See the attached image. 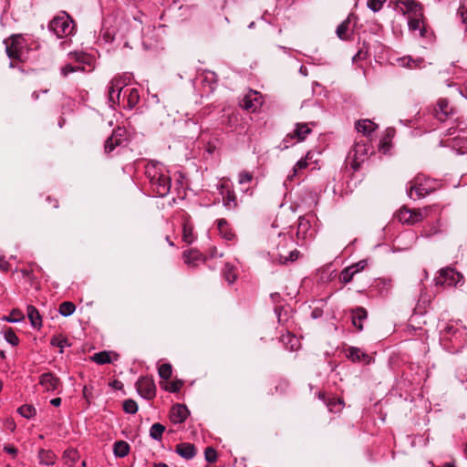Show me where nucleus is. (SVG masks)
<instances>
[{
  "instance_id": "47",
  "label": "nucleus",
  "mask_w": 467,
  "mask_h": 467,
  "mask_svg": "<svg viewBox=\"0 0 467 467\" xmlns=\"http://www.w3.org/2000/svg\"><path fill=\"white\" fill-rule=\"evenodd\" d=\"M123 410L129 414H135L138 411V404L131 399L125 400L123 402Z\"/></svg>"
},
{
  "instance_id": "32",
  "label": "nucleus",
  "mask_w": 467,
  "mask_h": 467,
  "mask_svg": "<svg viewBox=\"0 0 467 467\" xmlns=\"http://www.w3.org/2000/svg\"><path fill=\"white\" fill-rule=\"evenodd\" d=\"M408 196L410 199L421 198L428 194V190L421 184H411L407 190Z\"/></svg>"
},
{
  "instance_id": "37",
  "label": "nucleus",
  "mask_w": 467,
  "mask_h": 467,
  "mask_svg": "<svg viewBox=\"0 0 467 467\" xmlns=\"http://www.w3.org/2000/svg\"><path fill=\"white\" fill-rule=\"evenodd\" d=\"M17 412L26 419H32L36 415V410L33 405L25 404L17 409Z\"/></svg>"
},
{
  "instance_id": "51",
  "label": "nucleus",
  "mask_w": 467,
  "mask_h": 467,
  "mask_svg": "<svg viewBox=\"0 0 467 467\" xmlns=\"http://www.w3.org/2000/svg\"><path fill=\"white\" fill-rule=\"evenodd\" d=\"M400 61L402 63V66L410 68L417 67L423 62L422 59L414 60L410 57H402Z\"/></svg>"
},
{
  "instance_id": "36",
  "label": "nucleus",
  "mask_w": 467,
  "mask_h": 467,
  "mask_svg": "<svg viewBox=\"0 0 467 467\" xmlns=\"http://www.w3.org/2000/svg\"><path fill=\"white\" fill-rule=\"evenodd\" d=\"M91 359L99 365L109 364L112 362L111 358H110V353L108 351H100V352L95 353L91 357Z\"/></svg>"
},
{
  "instance_id": "22",
  "label": "nucleus",
  "mask_w": 467,
  "mask_h": 467,
  "mask_svg": "<svg viewBox=\"0 0 467 467\" xmlns=\"http://www.w3.org/2000/svg\"><path fill=\"white\" fill-rule=\"evenodd\" d=\"M176 452L185 460L192 459L196 454V448L192 443L182 442L176 446Z\"/></svg>"
},
{
  "instance_id": "6",
  "label": "nucleus",
  "mask_w": 467,
  "mask_h": 467,
  "mask_svg": "<svg viewBox=\"0 0 467 467\" xmlns=\"http://www.w3.org/2000/svg\"><path fill=\"white\" fill-rule=\"evenodd\" d=\"M435 285L452 287L461 285L463 282L462 275L452 267H445L440 270L439 275L434 278Z\"/></svg>"
},
{
  "instance_id": "24",
  "label": "nucleus",
  "mask_w": 467,
  "mask_h": 467,
  "mask_svg": "<svg viewBox=\"0 0 467 467\" xmlns=\"http://www.w3.org/2000/svg\"><path fill=\"white\" fill-rule=\"evenodd\" d=\"M26 314L31 326L34 328H40L42 327V317L38 310L32 305L27 306Z\"/></svg>"
},
{
  "instance_id": "42",
  "label": "nucleus",
  "mask_w": 467,
  "mask_h": 467,
  "mask_svg": "<svg viewBox=\"0 0 467 467\" xmlns=\"http://www.w3.org/2000/svg\"><path fill=\"white\" fill-rule=\"evenodd\" d=\"M394 135H395V129L388 128L386 130L383 139L379 142V147L384 150H387L389 147L390 140L394 137Z\"/></svg>"
},
{
  "instance_id": "10",
  "label": "nucleus",
  "mask_w": 467,
  "mask_h": 467,
  "mask_svg": "<svg viewBox=\"0 0 467 467\" xmlns=\"http://www.w3.org/2000/svg\"><path fill=\"white\" fill-rule=\"evenodd\" d=\"M223 198V206L229 211H234L238 207V201L235 192L227 183H221L218 187Z\"/></svg>"
},
{
  "instance_id": "17",
  "label": "nucleus",
  "mask_w": 467,
  "mask_h": 467,
  "mask_svg": "<svg viewBox=\"0 0 467 467\" xmlns=\"http://www.w3.org/2000/svg\"><path fill=\"white\" fill-rule=\"evenodd\" d=\"M189 414L190 411L185 405L175 404L171 409L170 420L173 424H181L185 421Z\"/></svg>"
},
{
  "instance_id": "55",
  "label": "nucleus",
  "mask_w": 467,
  "mask_h": 467,
  "mask_svg": "<svg viewBox=\"0 0 467 467\" xmlns=\"http://www.w3.org/2000/svg\"><path fill=\"white\" fill-rule=\"evenodd\" d=\"M368 266L367 260H360L358 263L352 264L349 265L351 271H353L356 275L364 270Z\"/></svg>"
},
{
  "instance_id": "21",
  "label": "nucleus",
  "mask_w": 467,
  "mask_h": 467,
  "mask_svg": "<svg viewBox=\"0 0 467 467\" xmlns=\"http://www.w3.org/2000/svg\"><path fill=\"white\" fill-rule=\"evenodd\" d=\"M368 312L364 307L358 306L351 311L352 324L358 331L363 329L362 322L367 319Z\"/></svg>"
},
{
  "instance_id": "40",
  "label": "nucleus",
  "mask_w": 467,
  "mask_h": 467,
  "mask_svg": "<svg viewBox=\"0 0 467 467\" xmlns=\"http://www.w3.org/2000/svg\"><path fill=\"white\" fill-rule=\"evenodd\" d=\"M129 92L128 94V108L133 109L140 100V95L137 88H129L125 90V94Z\"/></svg>"
},
{
  "instance_id": "27",
  "label": "nucleus",
  "mask_w": 467,
  "mask_h": 467,
  "mask_svg": "<svg viewBox=\"0 0 467 467\" xmlns=\"http://www.w3.org/2000/svg\"><path fill=\"white\" fill-rule=\"evenodd\" d=\"M56 460L57 456L51 450L40 449L38 451V461L40 464L47 466L54 465Z\"/></svg>"
},
{
  "instance_id": "60",
  "label": "nucleus",
  "mask_w": 467,
  "mask_h": 467,
  "mask_svg": "<svg viewBox=\"0 0 467 467\" xmlns=\"http://www.w3.org/2000/svg\"><path fill=\"white\" fill-rule=\"evenodd\" d=\"M15 315H16V310H14L11 313L10 317H5L4 319L8 321V322H11V323L19 322L22 319V315L20 313H18V312H17V316H15Z\"/></svg>"
},
{
  "instance_id": "30",
  "label": "nucleus",
  "mask_w": 467,
  "mask_h": 467,
  "mask_svg": "<svg viewBox=\"0 0 467 467\" xmlns=\"http://www.w3.org/2000/svg\"><path fill=\"white\" fill-rule=\"evenodd\" d=\"M310 230V222L306 220L305 217H299L296 231L297 238L306 239L308 236V233Z\"/></svg>"
},
{
  "instance_id": "43",
  "label": "nucleus",
  "mask_w": 467,
  "mask_h": 467,
  "mask_svg": "<svg viewBox=\"0 0 467 467\" xmlns=\"http://www.w3.org/2000/svg\"><path fill=\"white\" fill-rule=\"evenodd\" d=\"M158 372L160 378L169 379L172 374V367L170 363H163L159 367Z\"/></svg>"
},
{
  "instance_id": "3",
  "label": "nucleus",
  "mask_w": 467,
  "mask_h": 467,
  "mask_svg": "<svg viewBox=\"0 0 467 467\" xmlns=\"http://www.w3.org/2000/svg\"><path fill=\"white\" fill-rule=\"evenodd\" d=\"M5 52L11 59L9 66L15 67V61L23 62L29 57L30 48L27 40L21 34H15L4 40Z\"/></svg>"
},
{
  "instance_id": "1",
  "label": "nucleus",
  "mask_w": 467,
  "mask_h": 467,
  "mask_svg": "<svg viewBox=\"0 0 467 467\" xmlns=\"http://www.w3.org/2000/svg\"><path fill=\"white\" fill-rule=\"evenodd\" d=\"M145 176L149 181L151 192L158 197H165L169 194L171 180L168 171L159 161H150L145 165Z\"/></svg>"
},
{
  "instance_id": "52",
  "label": "nucleus",
  "mask_w": 467,
  "mask_h": 467,
  "mask_svg": "<svg viewBox=\"0 0 467 467\" xmlns=\"http://www.w3.org/2000/svg\"><path fill=\"white\" fill-rule=\"evenodd\" d=\"M204 457L208 462L213 463L217 461V451L213 447H207L204 451Z\"/></svg>"
},
{
  "instance_id": "26",
  "label": "nucleus",
  "mask_w": 467,
  "mask_h": 467,
  "mask_svg": "<svg viewBox=\"0 0 467 467\" xmlns=\"http://www.w3.org/2000/svg\"><path fill=\"white\" fill-rule=\"evenodd\" d=\"M194 240L195 234L193 233V225L189 219H185L182 223V241L191 244Z\"/></svg>"
},
{
  "instance_id": "29",
  "label": "nucleus",
  "mask_w": 467,
  "mask_h": 467,
  "mask_svg": "<svg viewBox=\"0 0 467 467\" xmlns=\"http://www.w3.org/2000/svg\"><path fill=\"white\" fill-rule=\"evenodd\" d=\"M349 24L350 18L348 16L337 26L336 34L339 39L344 41L350 39L351 34H349Z\"/></svg>"
},
{
  "instance_id": "2",
  "label": "nucleus",
  "mask_w": 467,
  "mask_h": 467,
  "mask_svg": "<svg viewBox=\"0 0 467 467\" xmlns=\"http://www.w3.org/2000/svg\"><path fill=\"white\" fill-rule=\"evenodd\" d=\"M467 341L466 328L458 323H446L440 332V342L450 353H457L463 348Z\"/></svg>"
},
{
  "instance_id": "14",
  "label": "nucleus",
  "mask_w": 467,
  "mask_h": 467,
  "mask_svg": "<svg viewBox=\"0 0 467 467\" xmlns=\"http://www.w3.org/2000/svg\"><path fill=\"white\" fill-rule=\"evenodd\" d=\"M371 150V146L367 139H361L358 140L352 150L353 160L358 164L363 162L368 155V151Z\"/></svg>"
},
{
  "instance_id": "57",
  "label": "nucleus",
  "mask_w": 467,
  "mask_h": 467,
  "mask_svg": "<svg viewBox=\"0 0 467 467\" xmlns=\"http://www.w3.org/2000/svg\"><path fill=\"white\" fill-rule=\"evenodd\" d=\"M182 385L183 382L182 380H175L172 381L169 386H166L165 389L170 392L175 393L182 389Z\"/></svg>"
},
{
  "instance_id": "56",
  "label": "nucleus",
  "mask_w": 467,
  "mask_h": 467,
  "mask_svg": "<svg viewBox=\"0 0 467 467\" xmlns=\"http://www.w3.org/2000/svg\"><path fill=\"white\" fill-rule=\"evenodd\" d=\"M295 140H296V138H295V136L293 135V133H292V132H291V133H288V134L285 137V139L283 140V141H282V143H281V145H280L281 149H287V148H289V147H290V145H293V144H295V143H296Z\"/></svg>"
},
{
  "instance_id": "45",
  "label": "nucleus",
  "mask_w": 467,
  "mask_h": 467,
  "mask_svg": "<svg viewBox=\"0 0 467 467\" xmlns=\"http://www.w3.org/2000/svg\"><path fill=\"white\" fill-rule=\"evenodd\" d=\"M355 275L356 274L353 271H351L349 266H348L341 271L339 275V281L344 285L348 284L349 282L352 281Z\"/></svg>"
},
{
  "instance_id": "41",
  "label": "nucleus",
  "mask_w": 467,
  "mask_h": 467,
  "mask_svg": "<svg viewBox=\"0 0 467 467\" xmlns=\"http://www.w3.org/2000/svg\"><path fill=\"white\" fill-rule=\"evenodd\" d=\"M50 344L54 347L59 348L60 353L63 352L65 347H69L71 344L69 341L61 336H55L51 338Z\"/></svg>"
},
{
  "instance_id": "16",
  "label": "nucleus",
  "mask_w": 467,
  "mask_h": 467,
  "mask_svg": "<svg viewBox=\"0 0 467 467\" xmlns=\"http://www.w3.org/2000/svg\"><path fill=\"white\" fill-rule=\"evenodd\" d=\"M346 357L355 363L363 362L364 364H370L372 362V358L358 347H348L346 349Z\"/></svg>"
},
{
  "instance_id": "64",
  "label": "nucleus",
  "mask_w": 467,
  "mask_h": 467,
  "mask_svg": "<svg viewBox=\"0 0 467 467\" xmlns=\"http://www.w3.org/2000/svg\"><path fill=\"white\" fill-rule=\"evenodd\" d=\"M61 399L60 398H54L50 400V404L55 406V407H58L61 405Z\"/></svg>"
},
{
  "instance_id": "38",
  "label": "nucleus",
  "mask_w": 467,
  "mask_h": 467,
  "mask_svg": "<svg viewBox=\"0 0 467 467\" xmlns=\"http://www.w3.org/2000/svg\"><path fill=\"white\" fill-rule=\"evenodd\" d=\"M309 153L306 154V158L300 159L293 167L292 173L287 176V180L292 181L294 177L297 175L298 171L306 169L308 166L307 159Z\"/></svg>"
},
{
  "instance_id": "63",
  "label": "nucleus",
  "mask_w": 467,
  "mask_h": 467,
  "mask_svg": "<svg viewBox=\"0 0 467 467\" xmlns=\"http://www.w3.org/2000/svg\"><path fill=\"white\" fill-rule=\"evenodd\" d=\"M458 378L461 380V382H464L467 380V369L466 368H460L458 369Z\"/></svg>"
},
{
  "instance_id": "28",
  "label": "nucleus",
  "mask_w": 467,
  "mask_h": 467,
  "mask_svg": "<svg viewBox=\"0 0 467 467\" xmlns=\"http://www.w3.org/2000/svg\"><path fill=\"white\" fill-rule=\"evenodd\" d=\"M311 131L312 130L308 127L307 123H296L292 133L295 136L296 141H302L308 134L311 133Z\"/></svg>"
},
{
  "instance_id": "33",
  "label": "nucleus",
  "mask_w": 467,
  "mask_h": 467,
  "mask_svg": "<svg viewBox=\"0 0 467 467\" xmlns=\"http://www.w3.org/2000/svg\"><path fill=\"white\" fill-rule=\"evenodd\" d=\"M130 447L125 441H118L113 444V453L118 458H123L130 452Z\"/></svg>"
},
{
  "instance_id": "54",
  "label": "nucleus",
  "mask_w": 467,
  "mask_h": 467,
  "mask_svg": "<svg viewBox=\"0 0 467 467\" xmlns=\"http://www.w3.org/2000/svg\"><path fill=\"white\" fill-rule=\"evenodd\" d=\"M84 67H80V66H72L70 64H67L66 66H64L62 68H61V74L64 76V77H67L68 74L70 73H73V72H77V71H79V70H83Z\"/></svg>"
},
{
  "instance_id": "25",
  "label": "nucleus",
  "mask_w": 467,
  "mask_h": 467,
  "mask_svg": "<svg viewBox=\"0 0 467 467\" xmlns=\"http://www.w3.org/2000/svg\"><path fill=\"white\" fill-rule=\"evenodd\" d=\"M280 340L283 342L285 348L290 351H295L298 349L300 345L298 338L289 332H287L285 335H282Z\"/></svg>"
},
{
  "instance_id": "58",
  "label": "nucleus",
  "mask_w": 467,
  "mask_h": 467,
  "mask_svg": "<svg viewBox=\"0 0 467 467\" xmlns=\"http://www.w3.org/2000/svg\"><path fill=\"white\" fill-rule=\"evenodd\" d=\"M283 311H284V307L283 306H275V315L277 317L279 324H284L286 321V319H287V317L284 318V317H286V314H284V316H283V314H282Z\"/></svg>"
},
{
  "instance_id": "49",
  "label": "nucleus",
  "mask_w": 467,
  "mask_h": 467,
  "mask_svg": "<svg viewBox=\"0 0 467 467\" xmlns=\"http://www.w3.org/2000/svg\"><path fill=\"white\" fill-rule=\"evenodd\" d=\"M299 254H300L299 251H297L296 249H294L293 251H291L289 253L288 256L279 254V262L281 264H286L287 262H294L299 257Z\"/></svg>"
},
{
  "instance_id": "12",
  "label": "nucleus",
  "mask_w": 467,
  "mask_h": 467,
  "mask_svg": "<svg viewBox=\"0 0 467 467\" xmlns=\"http://www.w3.org/2000/svg\"><path fill=\"white\" fill-rule=\"evenodd\" d=\"M433 114L439 121L444 122L454 115V109L450 106L447 99H439Z\"/></svg>"
},
{
  "instance_id": "34",
  "label": "nucleus",
  "mask_w": 467,
  "mask_h": 467,
  "mask_svg": "<svg viewBox=\"0 0 467 467\" xmlns=\"http://www.w3.org/2000/svg\"><path fill=\"white\" fill-rule=\"evenodd\" d=\"M223 276L225 279V281L228 282V284H233L236 279V269L234 265L230 264H225L223 268Z\"/></svg>"
},
{
  "instance_id": "5",
  "label": "nucleus",
  "mask_w": 467,
  "mask_h": 467,
  "mask_svg": "<svg viewBox=\"0 0 467 467\" xmlns=\"http://www.w3.org/2000/svg\"><path fill=\"white\" fill-rule=\"evenodd\" d=\"M48 28L58 38L67 37L75 32V23L72 17L66 12L55 16L49 23Z\"/></svg>"
},
{
  "instance_id": "8",
  "label": "nucleus",
  "mask_w": 467,
  "mask_h": 467,
  "mask_svg": "<svg viewBox=\"0 0 467 467\" xmlns=\"http://www.w3.org/2000/svg\"><path fill=\"white\" fill-rule=\"evenodd\" d=\"M263 104L264 97L253 89H250L240 101L241 108L251 112L257 111Z\"/></svg>"
},
{
  "instance_id": "50",
  "label": "nucleus",
  "mask_w": 467,
  "mask_h": 467,
  "mask_svg": "<svg viewBox=\"0 0 467 467\" xmlns=\"http://www.w3.org/2000/svg\"><path fill=\"white\" fill-rule=\"evenodd\" d=\"M368 56V48L367 44L363 43V47L359 48L357 54L353 57V62H357L358 60H364Z\"/></svg>"
},
{
  "instance_id": "59",
  "label": "nucleus",
  "mask_w": 467,
  "mask_h": 467,
  "mask_svg": "<svg viewBox=\"0 0 467 467\" xmlns=\"http://www.w3.org/2000/svg\"><path fill=\"white\" fill-rule=\"evenodd\" d=\"M283 311H284V307L283 306H275V315L277 317L279 324H284L286 321V319H287V317L284 318V317H286V314H284V316H283V314H282Z\"/></svg>"
},
{
  "instance_id": "44",
  "label": "nucleus",
  "mask_w": 467,
  "mask_h": 467,
  "mask_svg": "<svg viewBox=\"0 0 467 467\" xmlns=\"http://www.w3.org/2000/svg\"><path fill=\"white\" fill-rule=\"evenodd\" d=\"M239 124V115L238 113L232 112L228 115L227 120L225 121V125L230 129L231 131L236 130L237 126Z\"/></svg>"
},
{
  "instance_id": "18",
  "label": "nucleus",
  "mask_w": 467,
  "mask_h": 467,
  "mask_svg": "<svg viewBox=\"0 0 467 467\" xmlns=\"http://www.w3.org/2000/svg\"><path fill=\"white\" fill-rule=\"evenodd\" d=\"M399 221L402 223L414 224L422 220L420 211L403 208L398 214Z\"/></svg>"
},
{
  "instance_id": "7",
  "label": "nucleus",
  "mask_w": 467,
  "mask_h": 467,
  "mask_svg": "<svg viewBox=\"0 0 467 467\" xmlns=\"http://www.w3.org/2000/svg\"><path fill=\"white\" fill-rule=\"evenodd\" d=\"M38 384L43 388L44 391L51 393H60L63 383L59 377L53 372H45L39 376Z\"/></svg>"
},
{
  "instance_id": "39",
  "label": "nucleus",
  "mask_w": 467,
  "mask_h": 467,
  "mask_svg": "<svg viewBox=\"0 0 467 467\" xmlns=\"http://www.w3.org/2000/svg\"><path fill=\"white\" fill-rule=\"evenodd\" d=\"M76 310V306L70 301H65L59 305L58 312L63 317L71 316Z\"/></svg>"
},
{
  "instance_id": "23",
  "label": "nucleus",
  "mask_w": 467,
  "mask_h": 467,
  "mask_svg": "<svg viewBox=\"0 0 467 467\" xmlns=\"http://www.w3.org/2000/svg\"><path fill=\"white\" fill-rule=\"evenodd\" d=\"M216 223L219 233L223 239L233 241L235 238V234L232 231L225 219H218Z\"/></svg>"
},
{
  "instance_id": "19",
  "label": "nucleus",
  "mask_w": 467,
  "mask_h": 467,
  "mask_svg": "<svg viewBox=\"0 0 467 467\" xmlns=\"http://www.w3.org/2000/svg\"><path fill=\"white\" fill-rule=\"evenodd\" d=\"M201 85L202 93L206 96L212 94L217 87V78L213 72H207L202 77Z\"/></svg>"
},
{
  "instance_id": "35",
  "label": "nucleus",
  "mask_w": 467,
  "mask_h": 467,
  "mask_svg": "<svg viewBox=\"0 0 467 467\" xmlns=\"http://www.w3.org/2000/svg\"><path fill=\"white\" fill-rule=\"evenodd\" d=\"M165 431V426L161 423H154L150 429V436L151 439L161 441Z\"/></svg>"
},
{
  "instance_id": "20",
  "label": "nucleus",
  "mask_w": 467,
  "mask_h": 467,
  "mask_svg": "<svg viewBox=\"0 0 467 467\" xmlns=\"http://www.w3.org/2000/svg\"><path fill=\"white\" fill-rule=\"evenodd\" d=\"M182 258L184 263L191 267H195L204 261L202 254L199 251L193 249L183 252Z\"/></svg>"
},
{
  "instance_id": "46",
  "label": "nucleus",
  "mask_w": 467,
  "mask_h": 467,
  "mask_svg": "<svg viewBox=\"0 0 467 467\" xmlns=\"http://www.w3.org/2000/svg\"><path fill=\"white\" fill-rule=\"evenodd\" d=\"M4 337H5V339L12 346H17L18 343H19V339L16 336V334L15 333V331L12 329V328H6L5 331H4Z\"/></svg>"
},
{
  "instance_id": "11",
  "label": "nucleus",
  "mask_w": 467,
  "mask_h": 467,
  "mask_svg": "<svg viewBox=\"0 0 467 467\" xmlns=\"http://www.w3.org/2000/svg\"><path fill=\"white\" fill-rule=\"evenodd\" d=\"M125 86L124 81L120 78H114L109 84L108 99L109 106L114 108L119 103V97Z\"/></svg>"
},
{
  "instance_id": "4",
  "label": "nucleus",
  "mask_w": 467,
  "mask_h": 467,
  "mask_svg": "<svg viewBox=\"0 0 467 467\" xmlns=\"http://www.w3.org/2000/svg\"><path fill=\"white\" fill-rule=\"evenodd\" d=\"M398 5H402L400 10L409 14V28L410 31H419L420 36H425L426 28L423 25V8L414 0H399Z\"/></svg>"
},
{
  "instance_id": "62",
  "label": "nucleus",
  "mask_w": 467,
  "mask_h": 467,
  "mask_svg": "<svg viewBox=\"0 0 467 467\" xmlns=\"http://www.w3.org/2000/svg\"><path fill=\"white\" fill-rule=\"evenodd\" d=\"M4 451L8 454H11L13 457H16L18 451V450L11 444H5L4 446Z\"/></svg>"
},
{
  "instance_id": "53",
  "label": "nucleus",
  "mask_w": 467,
  "mask_h": 467,
  "mask_svg": "<svg viewBox=\"0 0 467 467\" xmlns=\"http://www.w3.org/2000/svg\"><path fill=\"white\" fill-rule=\"evenodd\" d=\"M387 0H368L367 5L371 11L378 12L382 8V5Z\"/></svg>"
},
{
  "instance_id": "13",
  "label": "nucleus",
  "mask_w": 467,
  "mask_h": 467,
  "mask_svg": "<svg viewBox=\"0 0 467 467\" xmlns=\"http://www.w3.org/2000/svg\"><path fill=\"white\" fill-rule=\"evenodd\" d=\"M124 130L117 128L113 130L112 134L106 140L104 143V151L106 154H111L123 141Z\"/></svg>"
},
{
  "instance_id": "15",
  "label": "nucleus",
  "mask_w": 467,
  "mask_h": 467,
  "mask_svg": "<svg viewBox=\"0 0 467 467\" xmlns=\"http://www.w3.org/2000/svg\"><path fill=\"white\" fill-rule=\"evenodd\" d=\"M392 287L393 282L391 278H378L371 285V292H375L379 296L385 297L390 294Z\"/></svg>"
},
{
  "instance_id": "61",
  "label": "nucleus",
  "mask_w": 467,
  "mask_h": 467,
  "mask_svg": "<svg viewBox=\"0 0 467 467\" xmlns=\"http://www.w3.org/2000/svg\"><path fill=\"white\" fill-rule=\"evenodd\" d=\"M457 14L461 16L463 23H467V7L464 5H461Z\"/></svg>"
},
{
  "instance_id": "9",
  "label": "nucleus",
  "mask_w": 467,
  "mask_h": 467,
  "mask_svg": "<svg viewBox=\"0 0 467 467\" xmlns=\"http://www.w3.org/2000/svg\"><path fill=\"white\" fill-rule=\"evenodd\" d=\"M136 389L145 400H150L156 396V386L151 378L140 377L136 382Z\"/></svg>"
},
{
  "instance_id": "31",
  "label": "nucleus",
  "mask_w": 467,
  "mask_h": 467,
  "mask_svg": "<svg viewBox=\"0 0 467 467\" xmlns=\"http://www.w3.org/2000/svg\"><path fill=\"white\" fill-rule=\"evenodd\" d=\"M377 128V125L369 119H361L356 123V129L363 135H369Z\"/></svg>"
},
{
  "instance_id": "48",
  "label": "nucleus",
  "mask_w": 467,
  "mask_h": 467,
  "mask_svg": "<svg viewBox=\"0 0 467 467\" xmlns=\"http://www.w3.org/2000/svg\"><path fill=\"white\" fill-rule=\"evenodd\" d=\"M254 179V175L252 172L247 171H242L238 173V183L239 184H246L250 183Z\"/></svg>"
}]
</instances>
